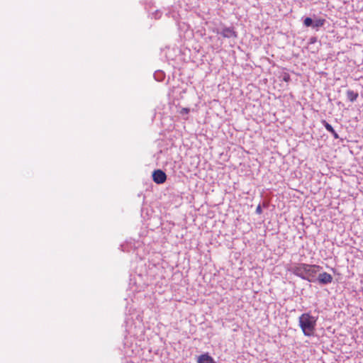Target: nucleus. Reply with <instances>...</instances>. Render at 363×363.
Instances as JSON below:
<instances>
[{
    "label": "nucleus",
    "instance_id": "nucleus-10",
    "mask_svg": "<svg viewBox=\"0 0 363 363\" xmlns=\"http://www.w3.org/2000/svg\"><path fill=\"white\" fill-rule=\"evenodd\" d=\"M269 206V203L267 201H264L262 203V206L261 204H259L257 206V208H256V211H255V213L258 215H260L262 214V207L263 206L264 208H267Z\"/></svg>",
    "mask_w": 363,
    "mask_h": 363
},
{
    "label": "nucleus",
    "instance_id": "nucleus-14",
    "mask_svg": "<svg viewBox=\"0 0 363 363\" xmlns=\"http://www.w3.org/2000/svg\"><path fill=\"white\" fill-rule=\"evenodd\" d=\"M283 80L286 82H288L291 80V77H290V75L288 73H284V75H283Z\"/></svg>",
    "mask_w": 363,
    "mask_h": 363
},
{
    "label": "nucleus",
    "instance_id": "nucleus-11",
    "mask_svg": "<svg viewBox=\"0 0 363 363\" xmlns=\"http://www.w3.org/2000/svg\"><path fill=\"white\" fill-rule=\"evenodd\" d=\"M303 23L306 27H312L313 28V19L310 17H306L304 18Z\"/></svg>",
    "mask_w": 363,
    "mask_h": 363
},
{
    "label": "nucleus",
    "instance_id": "nucleus-1",
    "mask_svg": "<svg viewBox=\"0 0 363 363\" xmlns=\"http://www.w3.org/2000/svg\"><path fill=\"white\" fill-rule=\"evenodd\" d=\"M321 269V267L316 264L300 263L291 267L289 271L303 280L315 282L316 281V274Z\"/></svg>",
    "mask_w": 363,
    "mask_h": 363
},
{
    "label": "nucleus",
    "instance_id": "nucleus-12",
    "mask_svg": "<svg viewBox=\"0 0 363 363\" xmlns=\"http://www.w3.org/2000/svg\"><path fill=\"white\" fill-rule=\"evenodd\" d=\"M154 77H155L156 80L162 81L163 77H164V73L162 72H160V71L156 72L154 74Z\"/></svg>",
    "mask_w": 363,
    "mask_h": 363
},
{
    "label": "nucleus",
    "instance_id": "nucleus-9",
    "mask_svg": "<svg viewBox=\"0 0 363 363\" xmlns=\"http://www.w3.org/2000/svg\"><path fill=\"white\" fill-rule=\"evenodd\" d=\"M325 23V19L316 18V19L313 20V28L318 30L320 27L323 26Z\"/></svg>",
    "mask_w": 363,
    "mask_h": 363
},
{
    "label": "nucleus",
    "instance_id": "nucleus-13",
    "mask_svg": "<svg viewBox=\"0 0 363 363\" xmlns=\"http://www.w3.org/2000/svg\"><path fill=\"white\" fill-rule=\"evenodd\" d=\"M190 112V109L189 108H182L179 111L181 115L188 114Z\"/></svg>",
    "mask_w": 363,
    "mask_h": 363
},
{
    "label": "nucleus",
    "instance_id": "nucleus-8",
    "mask_svg": "<svg viewBox=\"0 0 363 363\" xmlns=\"http://www.w3.org/2000/svg\"><path fill=\"white\" fill-rule=\"evenodd\" d=\"M346 94L347 99L351 102L355 101L359 96L357 92L350 89L347 91Z\"/></svg>",
    "mask_w": 363,
    "mask_h": 363
},
{
    "label": "nucleus",
    "instance_id": "nucleus-5",
    "mask_svg": "<svg viewBox=\"0 0 363 363\" xmlns=\"http://www.w3.org/2000/svg\"><path fill=\"white\" fill-rule=\"evenodd\" d=\"M333 277L331 274L328 272H322L318 274V277L316 278V281H318L320 284H328L333 281Z\"/></svg>",
    "mask_w": 363,
    "mask_h": 363
},
{
    "label": "nucleus",
    "instance_id": "nucleus-6",
    "mask_svg": "<svg viewBox=\"0 0 363 363\" xmlns=\"http://www.w3.org/2000/svg\"><path fill=\"white\" fill-rule=\"evenodd\" d=\"M321 123L325 127V128L333 135L335 139L340 138L337 133L335 130L333 126L330 123H328L325 120H322Z\"/></svg>",
    "mask_w": 363,
    "mask_h": 363
},
{
    "label": "nucleus",
    "instance_id": "nucleus-3",
    "mask_svg": "<svg viewBox=\"0 0 363 363\" xmlns=\"http://www.w3.org/2000/svg\"><path fill=\"white\" fill-rule=\"evenodd\" d=\"M152 180L157 184H164L167 180V174L162 169H155L152 174Z\"/></svg>",
    "mask_w": 363,
    "mask_h": 363
},
{
    "label": "nucleus",
    "instance_id": "nucleus-2",
    "mask_svg": "<svg viewBox=\"0 0 363 363\" xmlns=\"http://www.w3.org/2000/svg\"><path fill=\"white\" fill-rule=\"evenodd\" d=\"M318 317L312 316L308 313L301 314L298 318V325L305 336L313 335Z\"/></svg>",
    "mask_w": 363,
    "mask_h": 363
},
{
    "label": "nucleus",
    "instance_id": "nucleus-7",
    "mask_svg": "<svg viewBox=\"0 0 363 363\" xmlns=\"http://www.w3.org/2000/svg\"><path fill=\"white\" fill-rule=\"evenodd\" d=\"M198 363H215L213 357L208 354H203L199 357Z\"/></svg>",
    "mask_w": 363,
    "mask_h": 363
},
{
    "label": "nucleus",
    "instance_id": "nucleus-4",
    "mask_svg": "<svg viewBox=\"0 0 363 363\" xmlns=\"http://www.w3.org/2000/svg\"><path fill=\"white\" fill-rule=\"evenodd\" d=\"M216 33L217 34L221 35L223 38H238L237 32L233 27H224L220 30H218Z\"/></svg>",
    "mask_w": 363,
    "mask_h": 363
},
{
    "label": "nucleus",
    "instance_id": "nucleus-15",
    "mask_svg": "<svg viewBox=\"0 0 363 363\" xmlns=\"http://www.w3.org/2000/svg\"><path fill=\"white\" fill-rule=\"evenodd\" d=\"M316 41H317V38H316V37H311V38L309 39V43H310V44H313V43H315Z\"/></svg>",
    "mask_w": 363,
    "mask_h": 363
}]
</instances>
